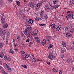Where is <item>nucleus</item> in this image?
<instances>
[{
  "label": "nucleus",
  "mask_w": 74,
  "mask_h": 74,
  "mask_svg": "<svg viewBox=\"0 0 74 74\" xmlns=\"http://www.w3.org/2000/svg\"><path fill=\"white\" fill-rule=\"evenodd\" d=\"M59 6H60V5H55L54 6H52V5H49V7L51 9H56V8H58Z\"/></svg>",
  "instance_id": "1"
},
{
  "label": "nucleus",
  "mask_w": 74,
  "mask_h": 74,
  "mask_svg": "<svg viewBox=\"0 0 74 74\" xmlns=\"http://www.w3.org/2000/svg\"><path fill=\"white\" fill-rule=\"evenodd\" d=\"M7 33V31L6 30H4L1 32L0 34L1 36L2 37H4V36H5Z\"/></svg>",
  "instance_id": "2"
},
{
  "label": "nucleus",
  "mask_w": 74,
  "mask_h": 74,
  "mask_svg": "<svg viewBox=\"0 0 74 74\" xmlns=\"http://www.w3.org/2000/svg\"><path fill=\"white\" fill-rule=\"evenodd\" d=\"M49 55L48 56L49 59H50V60H53V59L55 58V56L51 54V53H49Z\"/></svg>",
  "instance_id": "3"
},
{
  "label": "nucleus",
  "mask_w": 74,
  "mask_h": 74,
  "mask_svg": "<svg viewBox=\"0 0 74 74\" xmlns=\"http://www.w3.org/2000/svg\"><path fill=\"white\" fill-rule=\"evenodd\" d=\"M46 41L47 42H50V41H51V39L52 38L51 36H46Z\"/></svg>",
  "instance_id": "4"
},
{
  "label": "nucleus",
  "mask_w": 74,
  "mask_h": 74,
  "mask_svg": "<svg viewBox=\"0 0 74 74\" xmlns=\"http://www.w3.org/2000/svg\"><path fill=\"white\" fill-rule=\"evenodd\" d=\"M1 23L2 25H3L4 23H5V18H4L3 16L1 17Z\"/></svg>",
  "instance_id": "5"
},
{
  "label": "nucleus",
  "mask_w": 74,
  "mask_h": 74,
  "mask_svg": "<svg viewBox=\"0 0 74 74\" xmlns=\"http://www.w3.org/2000/svg\"><path fill=\"white\" fill-rule=\"evenodd\" d=\"M72 16H73V14H66L65 15V18H72Z\"/></svg>",
  "instance_id": "6"
},
{
  "label": "nucleus",
  "mask_w": 74,
  "mask_h": 74,
  "mask_svg": "<svg viewBox=\"0 0 74 74\" xmlns=\"http://www.w3.org/2000/svg\"><path fill=\"white\" fill-rule=\"evenodd\" d=\"M64 31V32H67L69 30V27L67 26H65L63 28Z\"/></svg>",
  "instance_id": "7"
},
{
  "label": "nucleus",
  "mask_w": 74,
  "mask_h": 74,
  "mask_svg": "<svg viewBox=\"0 0 74 74\" xmlns=\"http://www.w3.org/2000/svg\"><path fill=\"white\" fill-rule=\"evenodd\" d=\"M4 59L5 60H11V58H9L8 57H7V56H5L4 57Z\"/></svg>",
  "instance_id": "8"
},
{
  "label": "nucleus",
  "mask_w": 74,
  "mask_h": 74,
  "mask_svg": "<svg viewBox=\"0 0 74 74\" xmlns=\"http://www.w3.org/2000/svg\"><path fill=\"white\" fill-rule=\"evenodd\" d=\"M29 57L30 58L31 61H33L32 59H33V58H34V56H33L32 54H29Z\"/></svg>",
  "instance_id": "9"
},
{
  "label": "nucleus",
  "mask_w": 74,
  "mask_h": 74,
  "mask_svg": "<svg viewBox=\"0 0 74 74\" xmlns=\"http://www.w3.org/2000/svg\"><path fill=\"white\" fill-rule=\"evenodd\" d=\"M66 62L67 63H72L73 62V60L72 59L68 58L66 59Z\"/></svg>",
  "instance_id": "10"
},
{
  "label": "nucleus",
  "mask_w": 74,
  "mask_h": 74,
  "mask_svg": "<svg viewBox=\"0 0 74 74\" xmlns=\"http://www.w3.org/2000/svg\"><path fill=\"white\" fill-rule=\"evenodd\" d=\"M48 42L46 40V39H44L42 43V45H45V44H47Z\"/></svg>",
  "instance_id": "11"
},
{
  "label": "nucleus",
  "mask_w": 74,
  "mask_h": 74,
  "mask_svg": "<svg viewBox=\"0 0 74 74\" xmlns=\"http://www.w3.org/2000/svg\"><path fill=\"white\" fill-rule=\"evenodd\" d=\"M34 4L33 2H30L29 4V7L33 8V7H34Z\"/></svg>",
  "instance_id": "12"
},
{
  "label": "nucleus",
  "mask_w": 74,
  "mask_h": 74,
  "mask_svg": "<svg viewBox=\"0 0 74 74\" xmlns=\"http://www.w3.org/2000/svg\"><path fill=\"white\" fill-rule=\"evenodd\" d=\"M27 22H28V23H29V24H32L33 23V21L32 19H29V20H28L27 21Z\"/></svg>",
  "instance_id": "13"
},
{
  "label": "nucleus",
  "mask_w": 74,
  "mask_h": 74,
  "mask_svg": "<svg viewBox=\"0 0 74 74\" xmlns=\"http://www.w3.org/2000/svg\"><path fill=\"white\" fill-rule=\"evenodd\" d=\"M61 53H64L66 52V49L64 48H62L61 49Z\"/></svg>",
  "instance_id": "14"
},
{
  "label": "nucleus",
  "mask_w": 74,
  "mask_h": 74,
  "mask_svg": "<svg viewBox=\"0 0 74 74\" xmlns=\"http://www.w3.org/2000/svg\"><path fill=\"white\" fill-rule=\"evenodd\" d=\"M38 33V30L37 29H36L34 31V36H37V34Z\"/></svg>",
  "instance_id": "15"
},
{
  "label": "nucleus",
  "mask_w": 74,
  "mask_h": 74,
  "mask_svg": "<svg viewBox=\"0 0 74 74\" xmlns=\"http://www.w3.org/2000/svg\"><path fill=\"white\" fill-rule=\"evenodd\" d=\"M27 33H28V29H25V30L24 31V33L26 36L28 35Z\"/></svg>",
  "instance_id": "16"
},
{
  "label": "nucleus",
  "mask_w": 74,
  "mask_h": 74,
  "mask_svg": "<svg viewBox=\"0 0 74 74\" xmlns=\"http://www.w3.org/2000/svg\"><path fill=\"white\" fill-rule=\"evenodd\" d=\"M17 39L18 41H21V36L19 35L16 36Z\"/></svg>",
  "instance_id": "17"
},
{
  "label": "nucleus",
  "mask_w": 74,
  "mask_h": 74,
  "mask_svg": "<svg viewBox=\"0 0 74 74\" xmlns=\"http://www.w3.org/2000/svg\"><path fill=\"white\" fill-rule=\"evenodd\" d=\"M62 43L63 47H66L67 44H66V43L65 42L62 41Z\"/></svg>",
  "instance_id": "18"
},
{
  "label": "nucleus",
  "mask_w": 74,
  "mask_h": 74,
  "mask_svg": "<svg viewBox=\"0 0 74 74\" xmlns=\"http://www.w3.org/2000/svg\"><path fill=\"white\" fill-rule=\"evenodd\" d=\"M60 28H61V26L59 25L58 27H57L56 29V30L57 32H58V31H59L60 30Z\"/></svg>",
  "instance_id": "19"
},
{
  "label": "nucleus",
  "mask_w": 74,
  "mask_h": 74,
  "mask_svg": "<svg viewBox=\"0 0 74 74\" xmlns=\"http://www.w3.org/2000/svg\"><path fill=\"white\" fill-rule=\"evenodd\" d=\"M35 40H36L37 42L39 43V42H40V39H39V38H38L37 37H35Z\"/></svg>",
  "instance_id": "20"
},
{
  "label": "nucleus",
  "mask_w": 74,
  "mask_h": 74,
  "mask_svg": "<svg viewBox=\"0 0 74 74\" xmlns=\"http://www.w3.org/2000/svg\"><path fill=\"white\" fill-rule=\"evenodd\" d=\"M25 25L27 28L30 29V25L29 23H27L25 24Z\"/></svg>",
  "instance_id": "21"
},
{
  "label": "nucleus",
  "mask_w": 74,
  "mask_h": 74,
  "mask_svg": "<svg viewBox=\"0 0 74 74\" xmlns=\"http://www.w3.org/2000/svg\"><path fill=\"white\" fill-rule=\"evenodd\" d=\"M44 13V10H42L40 11V15H41V16H42Z\"/></svg>",
  "instance_id": "22"
},
{
  "label": "nucleus",
  "mask_w": 74,
  "mask_h": 74,
  "mask_svg": "<svg viewBox=\"0 0 74 74\" xmlns=\"http://www.w3.org/2000/svg\"><path fill=\"white\" fill-rule=\"evenodd\" d=\"M27 37L29 40H30L31 41L32 40V36H28Z\"/></svg>",
  "instance_id": "23"
},
{
  "label": "nucleus",
  "mask_w": 74,
  "mask_h": 74,
  "mask_svg": "<svg viewBox=\"0 0 74 74\" xmlns=\"http://www.w3.org/2000/svg\"><path fill=\"white\" fill-rule=\"evenodd\" d=\"M71 36V34L69 33H67L66 34V36L68 38H69V37H70V36Z\"/></svg>",
  "instance_id": "24"
},
{
  "label": "nucleus",
  "mask_w": 74,
  "mask_h": 74,
  "mask_svg": "<svg viewBox=\"0 0 74 74\" xmlns=\"http://www.w3.org/2000/svg\"><path fill=\"white\" fill-rule=\"evenodd\" d=\"M0 55L1 58H3V56H4V54L3 52H1V53H0Z\"/></svg>",
  "instance_id": "25"
},
{
  "label": "nucleus",
  "mask_w": 74,
  "mask_h": 74,
  "mask_svg": "<svg viewBox=\"0 0 74 74\" xmlns=\"http://www.w3.org/2000/svg\"><path fill=\"white\" fill-rule=\"evenodd\" d=\"M45 10H49V9H50L49 8V7H48V6H45Z\"/></svg>",
  "instance_id": "26"
},
{
  "label": "nucleus",
  "mask_w": 74,
  "mask_h": 74,
  "mask_svg": "<svg viewBox=\"0 0 74 74\" xmlns=\"http://www.w3.org/2000/svg\"><path fill=\"white\" fill-rule=\"evenodd\" d=\"M23 19H24L25 20H27V17L26 16H25V15L23 17Z\"/></svg>",
  "instance_id": "27"
},
{
  "label": "nucleus",
  "mask_w": 74,
  "mask_h": 74,
  "mask_svg": "<svg viewBox=\"0 0 74 74\" xmlns=\"http://www.w3.org/2000/svg\"><path fill=\"white\" fill-rule=\"evenodd\" d=\"M16 4H17V5L18 6H19V5H21V3H20V2H19V1H16Z\"/></svg>",
  "instance_id": "28"
},
{
  "label": "nucleus",
  "mask_w": 74,
  "mask_h": 74,
  "mask_svg": "<svg viewBox=\"0 0 74 74\" xmlns=\"http://www.w3.org/2000/svg\"><path fill=\"white\" fill-rule=\"evenodd\" d=\"M21 54L22 56H25V53L23 51H22L21 52Z\"/></svg>",
  "instance_id": "29"
},
{
  "label": "nucleus",
  "mask_w": 74,
  "mask_h": 74,
  "mask_svg": "<svg viewBox=\"0 0 74 74\" xmlns=\"http://www.w3.org/2000/svg\"><path fill=\"white\" fill-rule=\"evenodd\" d=\"M8 24H5L3 26V27L4 28H7V27H8Z\"/></svg>",
  "instance_id": "30"
},
{
  "label": "nucleus",
  "mask_w": 74,
  "mask_h": 74,
  "mask_svg": "<svg viewBox=\"0 0 74 74\" xmlns=\"http://www.w3.org/2000/svg\"><path fill=\"white\" fill-rule=\"evenodd\" d=\"M57 3H58V0H55L53 2V4H56Z\"/></svg>",
  "instance_id": "31"
},
{
  "label": "nucleus",
  "mask_w": 74,
  "mask_h": 74,
  "mask_svg": "<svg viewBox=\"0 0 74 74\" xmlns=\"http://www.w3.org/2000/svg\"><path fill=\"white\" fill-rule=\"evenodd\" d=\"M21 66L23 67L25 69H27V66L26 65H22Z\"/></svg>",
  "instance_id": "32"
},
{
  "label": "nucleus",
  "mask_w": 74,
  "mask_h": 74,
  "mask_svg": "<svg viewBox=\"0 0 74 74\" xmlns=\"http://www.w3.org/2000/svg\"><path fill=\"white\" fill-rule=\"evenodd\" d=\"M21 59H22V60H26V58L25 57H21Z\"/></svg>",
  "instance_id": "33"
},
{
  "label": "nucleus",
  "mask_w": 74,
  "mask_h": 74,
  "mask_svg": "<svg viewBox=\"0 0 74 74\" xmlns=\"http://www.w3.org/2000/svg\"><path fill=\"white\" fill-rule=\"evenodd\" d=\"M51 26L53 29H55V26H56L55 24H52Z\"/></svg>",
  "instance_id": "34"
},
{
  "label": "nucleus",
  "mask_w": 74,
  "mask_h": 74,
  "mask_svg": "<svg viewBox=\"0 0 74 74\" xmlns=\"http://www.w3.org/2000/svg\"><path fill=\"white\" fill-rule=\"evenodd\" d=\"M53 47V45H50L49 47H48V49H50L51 48H52Z\"/></svg>",
  "instance_id": "35"
},
{
  "label": "nucleus",
  "mask_w": 74,
  "mask_h": 74,
  "mask_svg": "<svg viewBox=\"0 0 74 74\" xmlns=\"http://www.w3.org/2000/svg\"><path fill=\"white\" fill-rule=\"evenodd\" d=\"M32 59V61H31L33 62H36V59L34 58V57Z\"/></svg>",
  "instance_id": "36"
},
{
  "label": "nucleus",
  "mask_w": 74,
  "mask_h": 74,
  "mask_svg": "<svg viewBox=\"0 0 74 74\" xmlns=\"http://www.w3.org/2000/svg\"><path fill=\"white\" fill-rule=\"evenodd\" d=\"M6 68L7 69V70H11V68L9 66H7Z\"/></svg>",
  "instance_id": "37"
},
{
  "label": "nucleus",
  "mask_w": 74,
  "mask_h": 74,
  "mask_svg": "<svg viewBox=\"0 0 74 74\" xmlns=\"http://www.w3.org/2000/svg\"><path fill=\"white\" fill-rule=\"evenodd\" d=\"M53 72H54L55 73H56V72L58 71L55 68H53Z\"/></svg>",
  "instance_id": "38"
},
{
  "label": "nucleus",
  "mask_w": 74,
  "mask_h": 74,
  "mask_svg": "<svg viewBox=\"0 0 74 74\" xmlns=\"http://www.w3.org/2000/svg\"><path fill=\"white\" fill-rule=\"evenodd\" d=\"M3 66H5V67L6 68L8 66V65H7V64H6V63H3Z\"/></svg>",
  "instance_id": "39"
},
{
  "label": "nucleus",
  "mask_w": 74,
  "mask_h": 74,
  "mask_svg": "<svg viewBox=\"0 0 74 74\" xmlns=\"http://www.w3.org/2000/svg\"><path fill=\"white\" fill-rule=\"evenodd\" d=\"M70 2L72 4H74V0H71Z\"/></svg>",
  "instance_id": "40"
},
{
  "label": "nucleus",
  "mask_w": 74,
  "mask_h": 74,
  "mask_svg": "<svg viewBox=\"0 0 74 74\" xmlns=\"http://www.w3.org/2000/svg\"><path fill=\"white\" fill-rule=\"evenodd\" d=\"M40 6L39 5H38V4L36 6V8L37 9H40Z\"/></svg>",
  "instance_id": "41"
},
{
  "label": "nucleus",
  "mask_w": 74,
  "mask_h": 74,
  "mask_svg": "<svg viewBox=\"0 0 74 74\" xmlns=\"http://www.w3.org/2000/svg\"><path fill=\"white\" fill-rule=\"evenodd\" d=\"M41 16L39 18V19H40V20H42L43 19V15H42V16L41 15H40Z\"/></svg>",
  "instance_id": "42"
},
{
  "label": "nucleus",
  "mask_w": 74,
  "mask_h": 74,
  "mask_svg": "<svg viewBox=\"0 0 74 74\" xmlns=\"http://www.w3.org/2000/svg\"><path fill=\"white\" fill-rule=\"evenodd\" d=\"M3 68L2 67V66H0V71H3Z\"/></svg>",
  "instance_id": "43"
},
{
  "label": "nucleus",
  "mask_w": 74,
  "mask_h": 74,
  "mask_svg": "<svg viewBox=\"0 0 74 74\" xmlns=\"http://www.w3.org/2000/svg\"><path fill=\"white\" fill-rule=\"evenodd\" d=\"M3 47V45L2 43H0V49Z\"/></svg>",
  "instance_id": "44"
},
{
  "label": "nucleus",
  "mask_w": 74,
  "mask_h": 74,
  "mask_svg": "<svg viewBox=\"0 0 74 74\" xmlns=\"http://www.w3.org/2000/svg\"><path fill=\"white\" fill-rule=\"evenodd\" d=\"M60 57L62 58V59H63L64 57V54H62V55L60 56Z\"/></svg>",
  "instance_id": "45"
},
{
  "label": "nucleus",
  "mask_w": 74,
  "mask_h": 74,
  "mask_svg": "<svg viewBox=\"0 0 74 74\" xmlns=\"http://www.w3.org/2000/svg\"><path fill=\"white\" fill-rule=\"evenodd\" d=\"M42 3L41 2L40 3H38V5H39V6L40 7V6H41L42 5Z\"/></svg>",
  "instance_id": "46"
},
{
  "label": "nucleus",
  "mask_w": 74,
  "mask_h": 74,
  "mask_svg": "<svg viewBox=\"0 0 74 74\" xmlns=\"http://www.w3.org/2000/svg\"><path fill=\"white\" fill-rule=\"evenodd\" d=\"M71 33H73L74 32V29H72L71 31H70Z\"/></svg>",
  "instance_id": "47"
},
{
  "label": "nucleus",
  "mask_w": 74,
  "mask_h": 74,
  "mask_svg": "<svg viewBox=\"0 0 74 74\" xmlns=\"http://www.w3.org/2000/svg\"><path fill=\"white\" fill-rule=\"evenodd\" d=\"M9 52L12 53V54H13L14 53V51H9Z\"/></svg>",
  "instance_id": "48"
},
{
  "label": "nucleus",
  "mask_w": 74,
  "mask_h": 74,
  "mask_svg": "<svg viewBox=\"0 0 74 74\" xmlns=\"http://www.w3.org/2000/svg\"><path fill=\"white\" fill-rule=\"evenodd\" d=\"M33 44V42H30L29 43V45L30 46Z\"/></svg>",
  "instance_id": "49"
},
{
  "label": "nucleus",
  "mask_w": 74,
  "mask_h": 74,
  "mask_svg": "<svg viewBox=\"0 0 74 74\" xmlns=\"http://www.w3.org/2000/svg\"><path fill=\"white\" fill-rule=\"evenodd\" d=\"M69 27L70 28V29H71L72 28V27H73V26L71 25H70L69 26Z\"/></svg>",
  "instance_id": "50"
},
{
  "label": "nucleus",
  "mask_w": 74,
  "mask_h": 74,
  "mask_svg": "<svg viewBox=\"0 0 74 74\" xmlns=\"http://www.w3.org/2000/svg\"><path fill=\"white\" fill-rule=\"evenodd\" d=\"M6 34L7 37H8V36H10V34H8V32H7V33L6 34Z\"/></svg>",
  "instance_id": "51"
},
{
  "label": "nucleus",
  "mask_w": 74,
  "mask_h": 74,
  "mask_svg": "<svg viewBox=\"0 0 74 74\" xmlns=\"http://www.w3.org/2000/svg\"><path fill=\"white\" fill-rule=\"evenodd\" d=\"M35 20L36 21H39V18L36 17L35 18Z\"/></svg>",
  "instance_id": "52"
},
{
  "label": "nucleus",
  "mask_w": 74,
  "mask_h": 74,
  "mask_svg": "<svg viewBox=\"0 0 74 74\" xmlns=\"http://www.w3.org/2000/svg\"><path fill=\"white\" fill-rule=\"evenodd\" d=\"M6 44H8V39H6Z\"/></svg>",
  "instance_id": "53"
},
{
  "label": "nucleus",
  "mask_w": 74,
  "mask_h": 74,
  "mask_svg": "<svg viewBox=\"0 0 74 74\" xmlns=\"http://www.w3.org/2000/svg\"><path fill=\"white\" fill-rule=\"evenodd\" d=\"M2 28L1 27H0V33H1V32H2Z\"/></svg>",
  "instance_id": "54"
},
{
  "label": "nucleus",
  "mask_w": 74,
  "mask_h": 74,
  "mask_svg": "<svg viewBox=\"0 0 74 74\" xmlns=\"http://www.w3.org/2000/svg\"><path fill=\"white\" fill-rule=\"evenodd\" d=\"M45 1H46V0H42L41 2L42 3L43 2H45Z\"/></svg>",
  "instance_id": "55"
},
{
  "label": "nucleus",
  "mask_w": 74,
  "mask_h": 74,
  "mask_svg": "<svg viewBox=\"0 0 74 74\" xmlns=\"http://www.w3.org/2000/svg\"><path fill=\"white\" fill-rule=\"evenodd\" d=\"M25 58H29V56L27 55H25Z\"/></svg>",
  "instance_id": "56"
},
{
  "label": "nucleus",
  "mask_w": 74,
  "mask_h": 74,
  "mask_svg": "<svg viewBox=\"0 0 74 74\" xmlns=\"http://www.w3.org/2000/svg\"><path fill=\"white\" fill-rule=\"evenodd\" d=\"M67 21H68V20L66 19H64V21L65 23H67Z\"/></svg>",
  "instance_id": "57"
},
{
  "label": "nucleus",
  "mask_w": 74,
  "mask_h": 74,
  "mask_svg": "<svg viewBox=\"0 0 74 74\" xmlns=\"http://www.w3.org/2000/svg\"><path fill=\"white\" fill-rule=\"evenodd\" d=\"M21 16H22V17H23V16H25V15L24 14H21Z\"/></svg>",
  "instance_id": "58"
},
{
  "label": "nucleus",
  "mask_w": 74,
  "mask_h": 74,
  "mask_svg": "<svg viewBox=\"0 0 74 74\" xmlns=\"http://www.w3.org/2000/svg\"><path fill=\"white\" fill-rule=\"evenodd\" d=\"M47 64H48L49 65H50V62H47Z\"/></svg>",
  "instance_id": "59"
},
{
  "label": "nucleus",
  "mask_w": 74,
  "mask_h": 74,
  "mask_svg": "<svg viewBox=\"0 0 74 74\" xmlns=\"http://www.w3.org/2000/svg\"><path fill=\"white\" fill-rule=\"evenodd\" d=\"M3 63H2V62L1 61V60L0 59V64H2Z\"/></svg>",
  "instance_id": "60"
},
{
  "label": "nucleus",
  "mask_w": 74,
  "mask_h": 74,
  "mask_svg": "<svg viewBox=\"0 0 74 74\" xmlns=\"http://www.w3.org/2000/svg\"><path fill=\"white\" fill-rule=\"evenodd\" d=\"M59 74H62V71H60Z\"/></svg>",
  "instance_id": "61"
},
{
  "label": "nucleus",
  "mask_w": 74,
  "mask_h": 74,
  "mask_svg": "<svg viewBox=\"0 0 74 74\" xmlns=\"http://www.w3.org/2000/svg\"><path fill=\"white\" fill-rule=\"evenodd\" d=\"M29 40L28 38L27 40H26V42H29Z\"/></svg>",
  "instance_id": "62"
},
{
  "label": "nucleus",
  "mask_w": 74,
  "mask_h": 74,
  "mask_svg": "<svg viewBox=\"0 0 74 74\" xmlns=\"http://www.w3.org/2000/svg\"><path fill=\"white\" fill-rule=\"evenodd\" d=\"M45 19H48V16H47V15H46V16H45Z\"/></svg>",
  "instance_id": "63"
},
{
  "label": "nucleus",
  "mask_w": 74,
  "mask_h": 74,
  "mask_svg": "<svg viewBox=\"0 0 74 74\" xmlns=\"http://www.w3.org/2000/svg\"><path fill=\"white\" fill-rule=\"evenodd\" d=\"M8 1L10 3H11V2L13 1V0H8Z\"/></svg>",
  "instance_id": "64"
}]
</instances>
